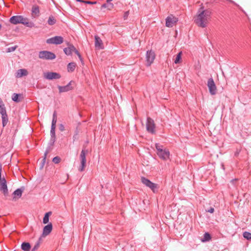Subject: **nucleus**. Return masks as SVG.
<instances>
[{"instance_id": "72a5a7b5", "label": "nucleus", "mask_w": 251, "mask_h": 251, "mask_svg": "<svg viewBox=\"0 0 251 251\" xmlns=\"http://www.w3.org/2000/svg\"><path fill=\"white\" fill-rule=\"evenodd\" d=\"M16 49V47H10V48H9L8 49H7V52H11V51H14Z\"/></svg>"}, {"instance_id": "4c0bfd02", "label": "nucleus", "mask_w": 251, "mask_h": 251, "mask_svg": "<svg viewBox=\"0 0 251 251\" xmlns=\"http://www.w3.org/2000/svg\"><path fill=\"white\" fill-rule=\"evenodd\" d=\"M129 11H126L125 12L124 15V18L125 19H126L127 18V17L129 15Z\"/></svg>"}, {"instance_id": "a19ab883", "label": "nucleus", "mask_w": 251, "mask_h": 251, "mask_svg": "<svg viewBox=\"0 0 251 251\" xmlns=\"http://www.w3.org/2000/svg\"><path fill=\"white\" fill-rule=\"evenodd\" d=\"M214 211V209L213 207H211L207 211V212L212 213Z\"/></svg>"}, {"instance_id": "58836bf2", "label": "nucleus", "mask_w": 251, "mask_h": 251, "mask_svg": "<svg viewBox=\"0 0 251 251\" xmlns=\"http://www.w3.org/2000/svg\"><path fill=\"white\" fill-rule=\"evenodd\" d=\"M85 3L90 4H95L97 3V1H86Z\"/></svg>"}, {"instance_id": "6ab92c4d", "label": "nucleus", "mask_w": 251, "mask_h": 251, "mask_svg": "<svg viewBox=\"0 0 251 251\" xmlns=\"http://www.w3.org/2000/svg\"><path fill=\"white\" fill-rule=\"evenodd\" d=\"M28 75V72L26 69H22L18 70L15 76L17 78H20L24 76H26Z\"/></svg>"}, {"instance_id": "39448f33", "label": "nucleus", "mask_w": 251, "mask_h": 251, "mask_svg": "<svg viewBox=\"0 0 251 251\" xmlns=\"http://www.w3.org/2000/svg\"><path fill=\"white\" fill-rule=\"evenodd\" d=\"M87 153V151L82 150L80 154V159L81 161V165L78 168V170L80 172H83L86 167V155Z\"/></svg>"}, {"instance_id": "7ed1b4c3", "label": "nucleus", "mask_w": 251, "mask_h": 251, "mask_svg": "<svg viewBox=\"0 0 251 251\" xmlns=\"http://www.w3.org/2000/svg\"><path fill=\"white\" fill-rule=\"evenodd\" d=\"M10 22L11 23L16 25L18 24H22L23 25L29 26L28 19L23 17L22 16H14L10 18Z\"/></svg>"}, {"instance_id": "b1692460", "label": "nucleus", "mask_w": 251, "mask_h": 251, "mask_svg": "<svg viewBox=\"0 0 251 251\" xmlns=\"http://www.w3.org/2000/svg\"><path fill=\"white\" fill-rule=\"evenodd\" d=\"M76 67V64L74 62L69 63L67 66L68 71L69 72H73L74 71Z\"/></svg>"}, {"instance_id": "bb28decb", "label": "nucleus", "mask_w": 251, "mask_h": 251, "mask_svg": "<svg viewBox=\"0 0 251 251\" xmlns=\"http://www.w3.org/2000/svg\"><path fill=\"white\" fill-rule=\"evenodd\" d=\"M51 212H49L45 214L44 217L43 218V222L44 224H47L49 221V217L51 215Z\"/></svg>"}, {"instance_id": "473e14b6", "label": "nucleus", "mask_w": 251, "mask_h": 251, "mask_svg": "<svg viewBox=\"0 0 251 251\" xmlns=\"http://www.w3.org/2000/svg\"><path fill=\"white\" fill-rule=\"evenodd\" d=\"M61 158L58 156L54 157L52 159V161L55 164H58L60 162Z\"/></svg>"}, {"instance_id": "423d86ee", "label": "nucleus", "mask_w": 251, "mask_h": 251, "mask_svg": "<svg viewBox=\"0 0 251 251\" xmlns=\"http://www.w3.org/2000/svg\"><path fill=\"white\" fill-rule=\"evenodd\" d=\"M178 19L173 15H170L166 19V26L168 27H172L176 25Z\"/></svg>"}, {"instance_id": "f03ea898", "label": "nucleus", "mask_w": 251, "mask_h": 251, "mask_svg": "<svg viewBox=\"0 0 251 251\" xmlns=\"http://www.w3.org/2000/svg\"><path fill=\"white\" fill-rule=\"evenodd\" d=\"M156 153L159 157L163 160H167L170 158V151L166 148H164L162 146L158 144H155Z\"/></svg>"}, {"instance_id": "a18cd8bd", "label": "nucleus", "mask_w": 251, "mask_h": 251, "mask_svg": "<svg viewBox=\"0 0 251 251\" xmlns=\"http://www.w3.org/2000/svg\"><path fill=\"white\" fill-rule=\"evenodd\" d=\"M1 25L0 24V29H1Z\"/></svg>"}, {"instance_id": "20e7f679", "label": "nucleus", "mask_w": 251, "mask_h": 251, "mask_svg": "<svg viewBox=\"0 0 251 251\" xmlns=\"http://www.w3.org/2000/svg\"><path fill=\"white\" fill-rule=\"evenodd\" d=\"M39 57L44 60H52L55 58V55L49 51H41L39 53Z\"/></svg>"}, {"instance_id": "4468645a", "label": "nucleus", "mask_w": 251, "mask_h": 251, "mask_svg": "<svg viewBox=\"0 0 251 251\" xmlns=\"http://www.w3.org/2000/svg\"><path fill=\"white\" fill-rule=\"evenodd\" d=\"M44 77L47 79H59L61 77L59 74L55 72H48L44 74Z\"/></svg>"}, {"instance_id": "c85d7f7f", "label": "nucleus", "mask_w": 251, "mask_h": 251, "mask_svg": "<svg viewBox=\"0 0 251 251\" xmlns=\"http://www.w3.org/2000/svg\"><path fill=\"white\" fill-rule=\"evenodd\" d=\"M211 238V237H210V235L209 233H205L204 234V237H203V238L201 240V241L202 242H205V241H209Z\"/></svg>"}, {"instance_id": "aec40b11", "label": "nucleus", "mask_w": 251, "mask_h": 251, "mask_svg": "<svg viewBox=\"0 0 251 251\" xmlns=\"http://www.w3.org/2000/svg\"><path fill=\"white\" fill-rule=\"evenodd\" d=\"M22 193L23 191L20 189H18L16 190H15L13 193L14 197L13 200L14 201H16L17 200H18L22 196Z\"/></svg>"}, {"instance_id": "79ce46f5", "label": "nucleus", "mask_w": 251, "mask_h": 251, "mask_svg": "<svg viewBox=\"0 0 251 251\" xmlns=\"http://www.w3.org/2000/svg\"><path fill=\"white\" fill-rule=\"evenodd\" d=\"M2 172V165L0 164V180L2 179V178L1 177V173Z\"/></svg>"}, {"instance_id": "f257e3e1", "label": "nucleus", "mask_w": 251, "mask_h": 251, "mask_svg": "<svg viewBox=\"0 0 251 251\" xmlns=\"http://www.w3.org/2000/svg\"><path fill=\"white\" fill-rule=\"evenodd\" d=\"M211 12L205 9L202 4L201 5L200 8L194 17V22L199 27H205L211 18Z\"/></svg>"}, {"instance_id": "37998d69", "label": "nucleus", "mask_w": 251, "mask_h": 251, "mask_svg": "<svg viewBox=\"0 0 251 251\" xmlns=\"http://www.w3.org/2000/svg\"><path fill=\"white\" fill-rule=\"evenodd\" d=\"M64 126L62 125H60V129L61 130V131H63L64 130Z\"/></svg>"}, {"instance_id": "f3484780", "label": "nucleus", "mask_w": 251, "mask_h": 251, "mask_svg": "<svg viewBox=\"0 0 251 251\" xmlns=\"http://www.w3.org/2000/svg\"><path fill=\"white\" fill-rule=\"evenodd\" d=\"M72 81L70 82L68 84L64 86H58L59 93L68 92L73 89V87L71 86Z\"/></svg>"}, {"instance_id": "9b49d317", "label": "nucleus", "mask_w": 251, "mask_h": 251, "mask_svg": "<svg viewBox=\"0 0 251 251\" xmlns=\"http://www.w3.org/2000/svg\"><path fill=\"white\" fill-rule=\"evenodd\" d=\"M63 42V38L62 37L60 36H56L47 40V43L48 44H61Z\"/></svg>"}, {"instance_id": "a211bd4d", "label": "nucleus", "mask_w": 251, "mask_h": 251, "mask_svg": "<svg viewBox=\"0 0 251 251\" xmlns=\"http://www.w3.org/2000/svg\"><path fill=\"white\" fill-rule=\"evenodd\" d=\"M31 15L33 18H37L40 15V10L38 6L34 5L32 7Z\"/></svg>"}, {"instance_id": "4be33fe9", "label": "nucleus", "mask_w": 251, "mask_h": 251, "mask_svg": "<svg viewBox=\"0 0 251 251\" xmlns=\"http://www.w3.org/2000/svg\"><path fill=\"white\" fill-rule=\"evenodd\" d=\"M21 248L24 251H29L31 246L29 243L24 242L21 245Z\"/></svg>"}, {"instance_id": "9d476101", "label": "nucleus", "mask_w": 251, "mask_h": 251, "mask_svg": "<svg viewBox=\"0 0 251 251\" xmlns=\"http://www.w3.org/2000/svg\"><path fill=\"white\" fill-rule=\"evenodd\" d=\"M64 51L65 53L68 55L71 54L72 52L73 51H74L78 55L79 59L81 61L82 60V57H81L80 54H79L78 51L76 50L75 47L73 45L68 44V47L64 49Z\"/></svg>"}, {"instance_id": "1a4fd4ad", "label": "nucleus", "mask_w": 251, "mask_h": 251, "mask_svg": "<svg viewBox=\"0 0 251 251\" xmlns=\"http://www.w3.org/2000/svg\"><path fill=\"white\" fill-rule=\"evenodd\" d=\"M207 86L211 95H215L217 93V89L213 79L211 78L207 81Z\"/></svg>"}, {"instance_id": "393cba45", "label": "nucleus", "mask_w": 251, "mask_h": 251, "mask_svg": "<svg viewBox=\"0 0 251 251\" xmlns=\"http://www.w3.org/2000/svg\"><path fill=\"white\" fill-rule=\"evenodd\" d=\"M56 20L54 17L50 16L48 20V24L50 25H52L56 23Z\"/></svg>"}, {"instance_id": "dca6fc26", "label": "nucleus", "mask_w": 251, "mask_h": 251, "mask_svg": "<svg viewBox=\"0 0 251 251\" xmlns=\"http://www.w3.org/2000/svg\"><path fill=\"white\" fill-rule=\"evenodd\" d=\"M0 190L2 192L4 196L8 195V189L6 185V180L4 177L0 180Z\"/></svg>"}, {"instance_id": "7c9ffc66", "label": "nucleus", "mask_w": 251, "mask_h": 251, "mask_svg": "<svg viewBox=\"0 0 251 251\" xmlns=\"http://www.w3.org/2000/svg\"><path fill=\"white\" fill-rule=\"evenodd\" d=\"M243 236L245 238H246L248 240L251 239V233L248 232H245L243 233Z\"/></svg>"}, {"instance_id": "0eeeda50", "label": "nucleus", "mask_w": 251, "mask_h": 251, "mask_svg": "<svg viewBox=\"0 0 251 251\" xmlns=\"http://www.w3.org/2000/svg\"><path fill=\"white\" fill-rule=\"evenodd\" d=\"M155 126L153 120L150 117L148 118L146 123V129L147 131L152 134H155Z\"/></svg>"}, {"instance_id": "5701e85b", "label": "nucleus", "mask_w": 251, "mask_h": 251, "mask_svg": "<svg viewBox=\"0 0 251 251\" xmlns=\"http://www.w3.org/2000/svg\"><path fill=\"white\" fill-rule=\"evenodd\" d=\"M23 97L21 95L14 93L12 96V100L16 102H20L22 100Z\"/></svg>"}, {"instance_id": "cd10ccee", "label": "nucleus", "mask_w": 251, "mask_h": 251, "mask_svg": "<svg viewBox=\"0 0 251 251\" xmlns=\"http://www.w3.org/2000/svg\"><path fill=\"white\" fill-rule=\"evenodd\" d=\"M181 55H182V52H179L177 55L176 56L175 59V63L176 64H178L181 62Z\"/></svg>"}, {"instance_id": "c9c22d12", "label": "nucleus", "mask_w": 251, "mask_h": 251, "mask_svg": "<svg viewBox=\"0 0 251 251\" xmlns=\"http://www.w3.org/2000/svg\"><path fill=\"white\" fill-rule=\"evenodd\" d=\"M47 154H48V151H46L45 154H44V158L43 159V163H42V167H43V166H44V164L45 163L46 159V156H47Z\"/></svg>"}, {"instance_id": "2eb2a0df", "label": "nucleus", "mask_w": 251, "mask_h": 251, "mask_svg": "<svg viewBox=\"0 0 251 251\" xmlns=\"http://www.w3.org/2000/svg\"><path fill=\"white\" fill-rule=\"evenodd\" d=\"M95 47L97 50H102L104 49L103 42L98 35L95 36Z\"/></svg>"}, {"instance_id": "a878e982", "label": "nucleus", "mask_w": 251, "mask_h": 251, "mask_svg": "<svg viewBox=\"0 0 251 251\" xmlns=\"http://www.w3.org/2000/svg\"><path fill=\"white\" fill-rule=\"evenodd\" d=\"M1 118H2V126L4 127L7 125L8 121V116H7V114L2 115Z\"/></svg>"}, {"instance_id": "c03bdc74", "label": "nucleus", "mask_w": 251, "mask_h": 251, "mask_svg": "<svg viewBox=\"0 0 251 251\" xmlns=\"http://www.w3.org/2000/svg\"><path fill=\"white\" fill-rule=\"evenodd\" d=\"M77 1H79V2H83V3H85V2L86 1L85 0H76Z\"/></svg>"}, {"instance_id": "412c9836", "label": "nucleus", "mask_w": 251, "mask_h": 251, "mask_svg": "<svg viewBox=\"0 0 251 251\" xmlns=\"http://www.w3.org/2000/svg\"><path fill=\"white\" fill-rule=\"evenodd\" d=\"M0 113L1 115H4L6 113V111L4 104L3 103L2 100L0 98Z\"/></svg>"}, {"instance_id": "c756f323", "label": "nucleus", "mask_w": 251, "mask_h": 251, "mask_svg": "<svg viewBox=\"0 0 251 251\" xmlns=\"http://www.w3.org/2000/svg\"><path fill=\"white\" fill-rule=\"evenodd\" d=\"M57 122V117L55 113L53 115V119L52 121L51 127H55V125Z\"/></svg>"}, {"instance_id": "e433bc0d", "label": "nucleus", "mask_w": 251, "mask_h": 251, "mask_svg": "<svg viewBox=\"0 0 251 251\" xmlns=\"http://www.w3.org/2000/svg\"><path fill=\"white\" fill-rule=\"evenodd\" d=\"M55 127H51L50 133L52 135V136H54L55 135Z\"/></svg>"}, {"instance_id": "f704fd0d", "label": "nucleus", "mask_w": 251, "mask_h": 251, "mask_svg": "<svg viewBox=\"0 0 251 251\" xmlns=\"http://www.w3.org/2000/svg\"><path fill=\"white\" fill-rule=\"evenodd\" d=\"M40 246V242H38L33 247V248L32 249V251H36V250L38 249V248H39Z\"/></svg>"}, {"instance_id": "ea45409f", "label": "nucleus", "mask_w": 251, "mask_h": 251, "mask_svg": "<svg viewBox=\"0 0 251 251\" xmlns=\"http://www.w3.org/2000/svg\"><path fill=\"white\" fill-rule=\"evenodd\" d=\"M103 8H106L107 9V2L106 3L103 4L101 6V9H103Z\"/></svg>"}, {"instance_id": "6e6552de", "label": "nucleus", "mask_w": 251, "mask_h": 251, "mask_svg": "<svg viewBox=\"0 0 251 251\" xmlns=\"http://www.w3.org/2000/svg\"><path fill=\"white\" fill-rule=\"evenodd\" d=\"M141 182L145 185L147 187L150 188L153 192H155V190L157 189V185L151 182L148 179L144 177H141Z\"/></svg>"}, {"instance_id": "ddd939ff", "label": "nucleus", "mask_w": 251, "mask_h": 251, "mask_svg": "<svg viewBox=\"0 0 251 251\" xmlns=\"http://www.w3.org/2000/svg\"><path fill=\"white\" fill-rule=\"evenodd\" d=\"M155 57L154 51L152 50L148 51L146 54V61L148 66H150L153 62Z\"/></svg>"}, {"instance_id": "f8f14e48", "label": "nucleus", "mask_w": 251, "mask_h": 251, "mask_svg": "<svg viewBox=\"0 0 251 251\" xmlns=\"http://www.w3.org/2000/svg\"><path fill=\"white\" fill-rule=\"evenodd\" d=\"M52 229V225L51 223H49L48 225L46 226L43 230V233L42 235L39 238V241L42 240V238H45L47 236L50 234Z\"/></svg>"}, {"instance_id": "2f4dec72", "label": "nucleus", "mask_w": 251, "mask_h": 251, "mask_svg": "<svg viewBox=\"0 0 251 251\" xmlns=\"http://www.w3.org/2000/svg\"><path fill=\"white\" fill-rule=\"evenodd\" d=\"M107 3V10H109V11H111L112 10L114 7V4L111 3V2H106Z\"/></svg>"}]
</instances>
